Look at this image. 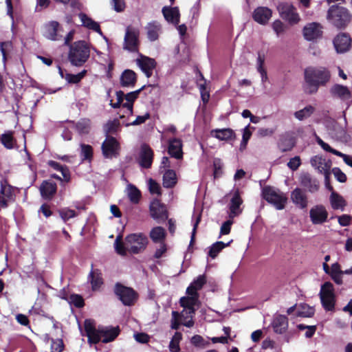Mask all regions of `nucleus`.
Masks as SVG:
<instances>
[{"label": "nucleus", "instance_id": "obj_1", "mask_svg": "<svg viewBox=\"0 0 352 352\" xmlns=\"http://www.w3.org/2000/svg\"><path fill=\"white\" fill-rule=\"evenodd\" d=\"M331 78V72L325 67H308L304 70V91L312 95L318 92L320 87H326Z\"/></svg>", "mask_w": 352, "mask_h": 352}, {"label": "nucleus", "instance_id": "obj_2", "mask_svg": "<svg viewBox=\"0 0 352 352\" xmlns=\"http://www.w3.org/2000/svg\"><path fill=\"white\" fill-rule=\"evenodd\" d=\"M79 329L82 336L87 337L88 343L90 345L98 343L101 340V337L103 338L102 340L103 343L112 342L118 337L120 333L118 327L99 326L96 329L95 322L91 319H86L84 322L85 333H82L80 325H79Z\"/></svg>", "mask_w": 352, "mask_h": 352}, {"label": "nucleus", "instance_id": "obj_3", "mask_svg": "<svg viewBox=\"0 0 352 352\" xmlns=\"http://www.w3.org/2000/svg\"><path fill=\"white\" fill-rule=\"evenodd\" d=\"M121 240V236H118L115 242L114 248L116 252L122 256H125L126 252L132 254H139L144 250L148 244V238L143 233H133L125 237L124 242Z\"/></svg>", "mask_w": 352, "mask_h": 352}, {"label": "nucleus", "instance_id": "obj_4", "mask_svg": "<svg viewBox=\"0 0 352 352\" xmlns=\"http://www.w3.org/2000/svg\"><path fill=\"white\" fill-rule=\"evenodd\" d=\"M90 50L85 41H78L70 45L68 58L72 65L82 66L89 58Z\"/></svg>", "mask_w": 352, "mask_h": 352}, {"label": "nucleus", "instance_id": "obj_5", "mask_svg": "<svg viewBox=\"0 0 352 352\" xmlns=\"http://www.w3.org/2000/svg\"><path fill=\"white\" fill-rule=\"evenodd\" d=\"M327 17L329 21L338 29L344 28L351 19L349 10L338 5H333L329 8Z\"/></svg>", "mask_w": 352, "mask_h": 352}, {"label": "nucleus", "instance_id": "obj_6", "mask_svg": "<svg viewBox=\"0 0 352 352\" xmlns=\"http://www.w3.org/2000/svg\"><path fill=\"white\" fill-rule=\"evenodd\" d=\"M261 196L276 210H280L285 208L287 199L279 189L271 186H265L261 189Z\"/></svg>", "mask_w": 352, "mask_h": 352}, {"label": "nucleus", "instance_id": "obj_7", "mask_svg": "<svg viewBox=\"0 0 352 352\" xmlns=\"http://www.w3.org/2000/svg\"><path fill=\"white\" fill-rule=\"evenodd\" d=\"M113 292L117 298L124 306L131 307L135 304L138 298V294L132 287L116 283Z\"/></svg>", "mask_w": 352, "mask_h": 352}, {"label": "nucleus", "instance_id": "obj_8", "mask_svg": "<svg viewBox=\"0 0 352 352\" xmlns=\"http://www.w3.org/2000/svg\"><path fill=\"white\" fill-rule=\"evenodd\" d=\"M320 298L323 308L326 311H333L335 307L336 296L333 284L327 281L320 287Z\"/></svg>", "mask_w": 352, "mask_h": 352}, {"label": "nucleus", "instance_id": "obj_9", "mask_svg": "<svg viewBox=\"0 0 352 352\" xmlns=\"http://www.w3.org/2000/svg\"><path fill=\"white\" fill-rule=\"evenodd\" d=\"M277 10L280 17L283 19L287 21L289 24H296L300 20V16L296 11V7H294L290 3H280L277 6Z\"/></svg>", "mask_w": 352, "mask_h": 352}, {"label": "nucleus", "instance_id": "obj_10", "mask_svg": "<svg viewBox=\"0 0 352 352\" xmlns=\"http://www.w3.org/2000/svg\"><path fill=\"white\" fill-rule=\"evenodd\" d=\"M138 37L139 31L131 26L126 28L124 38L123 49L131 52H135L138 50Z\"/></svg>", "mask_w": 352, "mask_h": 352}, {"label": "nucleus", "instance_id": "obj_11", "mask_svg": "<svg viewBox=\"0 0 352 352\" xmlns=\"http://www.w3.org/2000/svg\"><path fill=\"white\" fill-rule=\"evenodd\" d=\"M149 210L151 217L158 223H164L168 217L166 206L158 199H154L151 202Z\"/></svg>", "mask_w": 352, "mask_h": 352}, {"label": "nucleus", "instance_id": "obj_12", "mask_svg": "<svg viewBox=\"0 0 352 352\" xmlns=\"http://www.w3.org/2000/svg\"><path fill=\"white\" fill-rule=\"evenodd\" d=\"M188 296H183L179 300L180 306L184 309L180 312L182 316L185 318L184 314H189V317H194L195 314V307L199 302V295L188 294Z\"/></svg>", "mask_w": 352, "mask_h": 352}, {"label": "nucleus", "instance_id": "obj_13", "mask_svg": "<svg viewBox=\"0 0 352 352\" xmlns=\"http://www.w3.org/2000/svg\"><path fill=\"white\" fill-rule=\"evenodd\" d=\"M101 148L104 157L111 159L118 155L120 144L115 138L107 135L106 139L102 144Z\"/></svg>", "mask_w": 352, "mask_h": 352}, {"label": "nucleus", "instance_id": "obj_14", "mask_svg": "<svg viewBox=\"0 0 352 352\" xmlns=\"http://www.w3.org/2000/svg\"><path fill=\"white\" fill-rule=\"evenodd\" d=\"M304 38L308 41H314L322 36V26L316 22L307 23L302 30Z\"/></svg>", "mask_w": 352, "mask_h": 352}, {"label": "nucleus", "instance_id": "obj_15", "mask_svg": "<svg viewBox=\"0 0 352 352\" xmlns=\"http://www.w3.org/2000/svg\"><path fill=\"white\" fill-rule=\"evenodd\" d=\"M309 217L314 225H321L327 221L328 212L322 205H316L309 210Z\"/></svg>", "mask_w": 352, "mask_h": 352}, {"label": "nucleus", "instance_id": "obj_16", "mask_svg": "<svg viewBox=\"0 0 352 352\" xmlns=\"http://www.w3.org/2000/svg\"><path fill=\"white\" fill-rule=\"evenodd\" d=\"M61 28L58 22L52 21L45 23L43 26V36L51 41L59 40L62 35L60 34Z\"/></svg>", "mask_w": 352, "mask_h": 352}, {"label": "nucleus", "instance_id": "obj_17", "mask_svg": "<svg viewBox=\"0 0 352 352\" xmlns=\"http://www.w3.org/2000/svg\"><path fill=\"white\" fill-rule=\"evenodd\" d=\"M136 64L145 76L147 78H150L153 74V71L155 68L157 63L155 59L140 54V58L136 59Z\"/></svg>", "mask_w": 352, "mask_h": 352}, {"label": "nucleus", "instance_id": "obj_18", "mask_svg": "<svg viewBox=\"0 0 352 352\" xmlns=\"http://www.w3.org/2000/svg\"><path fill=\"white\" fill-rule=\"evenodd\" d=\"M333 45L338 53H344L351 48V38L349 34L340 33L334 38Z\"/></svg>", "mask_w": 352, "mask_h": 352}, {"label": "nucleus", "instance_id": "obj_19", "mask_svg": "<svg viewBox=\"0 0 352 352\" xmlns=\"http://www.w3.org/2000/svg\"><path fill=\"white\" fill-rule=\"evenodd\" d=\"M272 16V11L267 7L258 6L252 12V19L261 25H266Z\"/></svg>", "mask_w": 352, "mask_h": 352}, {"label": "nucleus", "instance_id": "obj_20", "mask_svg": "<svg viewBox=\"0 0 352 352\" xmlns=\"http://www.w3.org/2000/svg\"><path fill=\"white\" fill-rule=\"evenodd\" d=\"M162 13L167 22L172 23L174 25H177L179 24L180 12L178 7L168 6H164L162 9Z\"/></svg>", "mask_w": 352, "mask_h": 352}, {"label": "nucleus", "instance_id": "obj_21", "mask_svg": "<svg viewBox=\"0 0 352 352\" xmlns=\"http://www.w3.org/2000/svg\"><path fill=\"white\" fill-rule=\"evenodd\" d=\"M153 159V151L147 145L143 144L141 146L139 158V165L144 168H148L151 166Z\"/></svg>", "mask_w": 352, "mask_h": 352}, {"label": "nucleus", "instance_id": "obj_22", "mask_svg": "<svg viewBox=\"0 0 352 352\" xmlns=\"http://www.w3.org/2000/svg\"><path fill=\"white\" fill-rule=\"evenodd\" d=\"M243 203V200L240 196V193L239 190H236L229 204V217L232 219L238 215H239L242 212V209L241 208V206Z\"/></svg>", "mask_w": 352, "mask_h": 352}, {"label": "nucleus", "instance_id": "obj_23", "mask_svg": "<svg viewBox=\"0 0 352 352\" xmlns=\"http://www.w3.org/2000/svg\"><path fill=\"white\" fill-rule=\"evenodd\" d=\"M300 184L302 186L307 188L309 192L313 193L318 190L319 182L313 178L308 173H302L299 178Z\"/></svg>", "mask_w": 352, "mask_h": 352}, {"label": "nucleus", "instance_id": "obj_24", "mask_svg": "<svg viewBox=\"0 0 352 352\" xmlns=\"http://www.w3.org/2000/svg\"><path fill=\"white\" fill-rule=\"evenodd\" d=\"M329 93L332 97L346 100L351 98V93L349 89L340 84H334L329 89Z\"/></svg>", "mask_w": 352, "mask_h": 352}, {"label": "nucleus", "instance_id": "obj_25", "mask_svg": "<svg viewBox=\"0 0 352 352\" xmlns=\"http://www.w3.org/2000/svg\"><path fill=\"white\" fill-rule=\"evenodd\" d=\"M78 17L80 19L82 26L98 33L101 36L103 37L104 39L107 41V38L103 34L98 22L94 21L91 17L82 12H80L78 14Z\"/></svg>", "mask_w": 352, "mask_h": 352}, {"label": "nucleus", "instance_id": "obj_26", "mask_svg": "<svg viewBox=\"0 0 352 352\" xmlns=\"http://www.w3.org/2000/svg\"><path fill=\"white\" fill-rule=\"evenodd\" d=\"M87 281L90 283L91 289L93 291L99 290L104 283L100 270L98 269H94L93 265H91V271L88 274Z\"/></svg>", "mask_w": 352, "mask_h": 352}, {"label": "nucleus", "instance_id": "obj_27", "mask_svg": "<svg viewBox=\"0 0 352 352\" xmlns=\"http://www.w3.org/2000/svg\"><path fill=\"white\" fill-rule=\"evenodd\" d=\"M67 122L72 124V126L81 136L89 134L91 130V121L89 118H80L77 122L73 120H68Z\"/></svg>", "mask_w": 352, "mask_h": 352}, {"label": "nucleus", "instance_id": "obj_28", "mask_svg": "<svg viewBox=\"0 0 352 352\" xmlns=\"http://www.w3.org/2000/svg\"><path fill=\"white\" fill-rule=\"evenodd\" d=\"M14 195L12 186L6 182H1L0 188V206L7 208L8 203L13 200Z\"/></svg>", "mask_w": 352, "mask_h": 352}, {"label": "nucleus", "instance_id": "obj_29", "mask_svg": "<svg viewBox=\"0 0 352 352\" xmlns=\"http://www.w3.org/2000/svg\"><path fill=\"white\" fill-rule=\"evenodd\" d=\"M291 199L293 204L300 209H305L307 206V197L300 188H296L291 192Z\"/></svg>", "mask_w": 352, "mask_h": 352}, {"label": "nucleus", "instance_id": "obj_30", "mask_svg": "<svg viewBox=\"0 0 352 352\" xmlns=\"http://www.w3.org/2000/svg\"><path fill=\"white\" fill-rule=\"evenodd\" d=\"M311 166L316 168L320 173L324 175L327 177V175H330L331 165L326 161L324 158L319 156H314L311 159Z\"/></svg>", "mask_w": 352, "mask_h": 352}, {"label": "nucleus", "instance_id": "obj_31", "mask_svg": "<svg viewBox=\"0 0 352 352\" xmlns=\"http://www.w3.org/2000/svg\"><path fill=\"white\" fill-rule=\"evenodd\" d=\"M56 184L52 181L45 180L40 186V192L43 198L50 199L56 193Z\"/></svg>", "mask_w": 352, "mask_h": 352}, {"label": "nucleus", "instance_id": "obj_32", "mask_svg": "<svg viewBox=\"0 0 352 352\" xmlns=\"http://www.w3.org/2000/svg\"><path fill=\"white\" fill-rule=\"evenodd\" d=\"M120 80L122 87H133L137 81L136 74L131 69H125L122 72Z\"/></svg>", "mask_w": 352, "mask_h": 352}, {"label": "nucleus", "instance_id": "obj_33", "mask_svg": "<svg viewBox=\"0 0 352 352\" xmlns=\"http://www.w3.org/2000/svg\"><path fill=\"white\" fill-rule=\"evenodd\" d=\"M272 324L276 333L282 334L288 328V318L285 315H276L274 316Z\"/></svg>", "mask_w": 352, "mask_h": 352}, {"label": "nucleus", "instance_id": "obj_34", "mask_svg": "<svg viewBox=\"0 0 352 352\" xmlns=\"http://www.w3.org/2000/svg\"><path fill=\"white\" fill-rule=\"evenodd\" d=\"M168 153L175 159H182L183 156L182 141L177 138L170 140L168 143Z\"/></svg>", "mask_w": 352, "mask_h": 352}, {"label": "nucleus", "instance_id": "obj_35", "mask_svg": "<svg viewBox=\"0 0 352 352\" xmlns=\"http://www.w3.org/2000/svg\"><path fill=\"white\" fill-rule=\"evenodd\" d=\"M147 33V37L150 41L157 40L159 34L161 32L162 25L157 21L149 22L145 27Z\"/></svg>", "mask_w": 352, "mask_h": 352}, {"label": "nucleus", "instance_id": "obj_36", "mask_svg": "<svg viewBox=\"0 0 352 352\" xmlns=\"http://www.w3.org/2000/svg\"><path fill=\"white\" fill-rule=\"evenodd\" d=\"M206 282V279L204 274L198 276L187 287L186 294L199 295L197 291L202 288Z\"/></svg>", "mask_w": 352, "mask_h": 352}, {"label": "nucleus", "instance_id": "obj_37", "mask_svg": "<svg viewBox=\"0 0 352 352\" xmlns=\"http://www.w3.org/2000/svg\"><path fill=\"white\" fill-rule=\"evenodd\" d=\"M149 236L151 240L155 243H164L166 237V230L161 226L154 227L151 230Z\"/></svg>", "mask_w": 352, "mask_h": 352}, {"label": "nucleus", "instance_id": "obj_38", "mask_svg": "<svg viewBox=\"0 0 352 352\" xmlns=\"http://www.w3.org/2000/svg\"><path fill=\"white\" fill-rule=\"evenodd\" d=\"M232 242V240L230 241L228 243H224L223 241H217L212 244L209 247V251L208 252V255L212 258H215L218 254L225 248L230 245V244Z\"/></svg>", "mask_w": 352, "mask_h": 352}, {"label": "nucleus", "instance_id": "obj_39", "mask_svg": "<svg viewBox=\"0 0 352 352\" xmlns=\"http://www.w3.org/2000/svg\"><path fill=\"white\" fill-rule=\"evenodd\" d=\"M177 183L176 173L174 170L168 169L163 175V186L166 188H171Z\"/></svg>", "mask_w": 352, "mask_h": 352}, {"label": "nucleus", "instance_id": "obj_40", "mask_svg": "<svg viewBox=\"0 0 352 352\" xmlns=\"http://www.w3.org/2000/svg\"><path fill=\"white\" fill-rule=\"evenodd\" d=\"M332 136L337 140L346 142L350 136L347 134L346 130L338 124H335L331 132Z\"/></svg>", "mask_w": 352, "mask_h": 352}, {"label": "nucleus", "instance_id": "obj_41", "mask_svg": "<svg viewBox=\"0 0 352 352\" xmlns=\"http://www.w3.org/2000/svg\"><path fill=\"white\" fill-rule=\"evenodd\" d=\"M331 206L334 210L341 209L344 210L345 206V201L342 196H340L338 193L335 191H333L331 193L329 197Z\"/></svg>", "mask_w": 352, "mask_h": 352}, {"label": "nucleus", "instance_id": "obj_42", "mask_svg": "<svg viewBox=\"0 0 352 352\" xmlns=\"http://www.w3.org/2000/svg\"><path fill=\"white\" fill-rule=\"evenodd\" d=\"M212 136L220 140H228L232 138L234 132L231 129H214L211 131Z\"/></svg>", "mask_w": 352, "mask_h": 352}, {"label": "nucleus", "instance_id": "obj_43", "mask_svg": "<svg viewBox=\"0 0 352 352\" xmlns=\"http://www.w3.org/2000/svg\"><path fill=\"white\" fill-rule=\"evenodd\" d=\"M278 145L282 152H286L292 149L295 142L292 138L285 135L280 138Z\"/></svg>", "mask_w": 352, "mask_h": 352}, {"label": "nucleus", "instance_id": "obj_44", "mask_svg": "<svg viewBox=\"0 0 352 352\" xmlns=\"http://www.w3.org/2000/svg\"><path fill=\"white\" fill-rule=\"evenodd\" d=\"M315 111V108L312 105H307L302 109L297 111L294 113V117L302 121L307 118H309Z\"/></svg>", "mask_w": 352, "mask_h": 352}, {"label": "nucleus", "instance_id": "obj_45", "mask_svg": "<svg viewBox=\"0 0 352 352\" xmlns=\"http://www.w3.org/2000/svg\"><path fill=\"white\" fill-rule=\"evenodd\" d=\"M0 141L6 148H13L14 144L13 132L12 131H6L1 135Z\"/></svg>", "mask_w": 352, "mask_h": 352}, {"label": "nucleus", "instance_id": "obj_46", "mask_svg": "<svg viewBox=\"0 0 352 352\" xmlns=\"http://www.w3.org/2000/svg\"><path fill=\"white\" fill-rule=\"evenodd\" d=\"M127 195L131 202L138 204L140 201L141 193L138 188L133 184H129L127 186Z\"/></svg>", "mask_w": 352, "mask_h": 352}, {"label": "nucleus", "instance_id": "obj_47", "mask_svg": "<svg viewBox=\"0 0 352 352\" xmlns=\"http://www.w3.org/2000/svg\"><path fill=\"white\" fill-rule=\"evenodd\" d=\"M182 339V334L180 332L176 331L173 335L170 343H169V349L171 352H179L180 350L179 348V342Z\"/></svg>", "mask_w": 352, "mask_h": 352}, {"label": "nucleus", "instance_id": "obj_48", "mask_svg": "<svg viewBox=\"0 0 352 352\" xmlns=\"http://www.w3.org/2000/svg\"><path fill=\"white\" fill-rule=\"evenodd\" d=\"M48 164L54 170L60 171L65 181L68 182L69 180V172L65 166H63L60 163L53 160L49 161Z\"/></svg>", "mask_w": 352, "mask_h": 352}, {"label": "nucleus", "instance_id": "obj_49", "mask_svg": "<svg viewBox=\"0 0 352 352\" xmlns=\"http://www.w3.org/2000/svg\"><path fill=\"white\" fill-rule=\"evenodd\" d=\"M87 70L84 69L77 74H66L65 79L68 83L76 84L79 82L85 76Z\"/></svg>", "mask_w": 352, "mask_h": 352}, {"label": "nucleus", "instance_id": "obj_50", "mask_svg": "<svg viewBox=\"0 0 352 352\" xmlns=\"http://www.w3.org/2000/svg\"><path fill=\"white\" fill-rule=\"evenodd\" d=\"M93 156V148L91 146L85 144H80V157L82 160H91Z\"/></svg>", "mask_w": 352, "mask_h": 352}, {"label": "nucleus", "instance_id": "obj_51", "mask_svg": "<svg viewBox=\"0 0 352 352\" xmlns=\"http://www.w3.org/2000/svg\"><path fill=\"white\" fill-rule=\"evenodd\" d=\"M59 215L64 222L77 216L75 210L68 208H64L58 210Z\"/></svg>", "mask_w": 352, "mask_h": 352}, {"label": "nucleus", "instance_id": "obj_52", "mask_svg": "<svg viewBox=\"0 0 352 352\" xmlns=\"http://www.w3.org/2000/svg\"><path fill=\"white\" fill-rule=\"evenodd\" d=\"M171 316L170 328L172 329L177 330L182 324V322H179V320H182L180 318H184V317L182 316L181 313L176 311H173Z\"/></svg>", "mask_w": 352, "mask_h": 352}, {"label": "nucleus", "instance_id": "obj_53", "mask_svg": "<svg viewBox=\"0 0 352 352\" xmlns=\"http://www.w3.org/2000/svg\"><path fill=\"white\" fill-rule=\"evenodd\" d=\"M68 302L77 308H81L85 305L82 297L79 294H75L70 295Z\"/></svg>", "mask_w": 352, "mask_h": 352}, {"label": "nucleus", "instance_id": "obj_54", "mask_svg": "<svg viewBox=\"0 0 352 352\" xmlns=\"http://www.w3.org/2000/svg\"><path fill=\"white\" fill-rule=\"evenodd\" d=\"M119 122L114 120L109 121L104 126V131L107 134L116 133L119 128Z\"/></svg>", "mask_w": 352, "mask_h": 352}, {"label": "nucleus", "instance_id": "obj_55", "mask_svg": "<svg viewBox=\"0 0 352 352\" xmlns=\"http://www.w3.org/2000/svg\"><path fill=\"white\" fill-rule=\"evenodd\" d=\"M148 186L149 192L151 194H155L157 195H161V188L159 184H157L154 179L150 178L148 180Z\"/></svg>", "mask_w": 352, "mask_h": 352}, {"label": "nucleus", "instance_id": "obj_56", "mask_svg": "<svg viewBox=\"0 0 352 352\" xmlns=\"http://www.w3.org/2000/svg\"><path fill=\"white\" fill-rule=\"evenodd\" d=\"M201 214L198 213L197 215L192 216V230L191 234V239H190V244L194 241L195 240V236L197 232V226L201 221Z\"/></svg>", "mask_w": 352, "mask_h": 352}, {"label": "nucleus", "instance_id": "obj_57", "mask_svg": "<svg viewBox=\"0 0 352 352\" xmlns=\"http://www.w3.org/2000/svg\"><path fill=\"white\" fill-rule=\"evenodd\" d=\"M64 349V344L62 339L52 340V352H61Z\"/></svg>", "mask_w": 352, "mask_h": 352}, {"label": "nucleus", "instance_id": "obj_58", "mask_svg": "<svg viewBox=\"0 0 352 352\" xmlns=\"http://www.w3.org/2000/svg\"><path fill=\"white\" fill-rule=\"evenodd\" d=\"M332 173L335 178L340 183H344L346 181V175L344 173L340 168L334 167L332 168Z\"/></svg>", "mask_w": 352, "mask_h": 352}, {"label": "nucleus", "instance_id": "obj_59", "mask_svg": "<svg viewBox=\"0 0 352 352\" xmlns=\"http://www.w3.org/2000/svg\"><path fill=\"white\" fill-rule=\"evenodd\" d=\"M149 118H150V113H146L143 116H137L136 119L134 121H133L131 123H127L126 124V126H137V125H140V124H141L142 123H144Z\"/></svg>", "mask_w": 352, "mask_h": 352}, {"label": "nucleus", "instance_id": "obj_60", "mask_svg": "<svg viewBox=\"0 0 352 352\" xmlns=\"http://www.w3.org/2000/svg\"><path fill=\"white\" fill-rule=\"evenodd\" d=\"M213 166H214V177L217 178L219 177L222 171L221 168L223 166V163L220 159L216 158L213 161Z\"/></svg>", "mask_w": 352, "mask_h": 352}, {"label": "nucleus", "instance_id": "obj_61", "mask_svg": "<svg viewBox=\"0 0 352 352\" xmlns=\"http://www.w3.org/2000/svg\"><path fill=\"white\" fill-rule=\"evenodd\" d=\"M113 9L117 12H122L125 8L124 0H111Z\"/></svg>", "mask_w": 352, "mask_h": 352}, {"label": "nucleus", "instance_id": "obj_62", "mask_svg": "<svg viewBox=\"0 0 352 352\" xmlns=\"http://www.w3.org/2000/svg\"><path fill=\"white\" fill-rule=\"evenodd\" d=\"M233 223V221L228 219L223 223L220 229V235L219 238H221L223 234H228L230 232L231 226Z\"/></svg>", "mask_w": 352, "mask_h": 352}, {"label": "nucleus", "instance_id": "obj_63", "mask_svg": "<svg viewBox=\"0 0 352 352\" xmlns=\"http://www.w3.org/2000/svg\"><path fill=\"white\" fill-rule=\"evenodd\" d=\"M145 85L142 86L138 90L134 91L129 92L125 95V100L128 102H131L132 103L137 99L140 93L144 89Z\"/></svg>", "mask_w": 352, "mask_h": 352}, {"label": "nucleus", "instance_id": "obj_64", "mask_svg": "<svg viewBox=\"0 0 352 352\" xmlns=\"http://www.w3.org/2000/svg\"><path fill=\"white\" fill-rule=\"evenodd\" d=\"M300 159L298 156H295L290 159L287 163V166L292 170H296L300 166Z\"/></svg>", "mask_w": 352, "mask_h": 352}]
</instances>
